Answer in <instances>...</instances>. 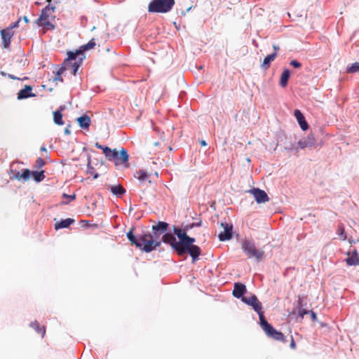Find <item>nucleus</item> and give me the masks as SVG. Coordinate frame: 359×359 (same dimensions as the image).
<instances>
[{"label":"nucleus","mask_w":359,"mask_h":359,"mask_svg":"<svg viewBox=\"0 0 359 359\" xmlns=\"http://www.w3.org/2000/svg\"><path fill=\"white\" fill-rule=\"evenodd\" d=\"M173 231L178 237L179 241H176L175 236L171 233H164L161 238V241L169 244L180 256L187 253L189 254L193 263L198 260L201 255V250L198 246L194 245L196 241L195 238L189 237L184 229L177 227H174Z\"/></svg>","instance_id":"obj_1"},{"label":"nucleus","mask_w":359,"mask_h":359,"mask_svg":"<svg viewBox=\"0 0 359 359\" xmlns=\"http://www.w3.org/2000/svg\"><path fill=\"white\" fill-rule=\"evenodd\" d=\"M138 238H140L141 247L140 249L146 252L153 251L161 243V238L150 232L138 234Z\"/></svg>","instance_id":"obj_2"},{"label":"nucleus","mask_w":359,"mask_h":359,"mask_svg":"<svg viewBox=\"0 0 359 359\" xmlns=\"http://www.w3.org/2000/svg\"><path fill=\"white\" fill-rule=\"evenodd\" d=\"M241 249L248 259H255L262 261L264 257V251L256 248L255 243L250 240L244 239L241 241Z\"/></svg>","instance_id":"obj_3"},{"label":"nucleus","mask_w":359,"mask_h":359,"mask_svg":"<svg viewBox=\"0 0 359 359\" xmlns=\"http://www.w3.org/2000/svg\"><path fill=\"white\" fill-rule=\"evenodd\" d=\"M174 5L175 0H151L148 6V11L165 13L169 12Z\"/></svg>","instance_id":"obj_4"},{"label":"nucleus","mask_w":359,"mask_h":359,"mask_svg":"<svg viewBox=\"0 0 359 359\" xmlns=\"http://www.w3.org/2000/svg\"><path fill=\"white\" fill-rule=\"evenodd\" d=\"M260 325L265 332L266 334L276 341L285 342V337L284 334L276 330L271 324H269L265 317L261 316Z\"/></svg>","instance_id":"obj_5"},{"label":"nucleus","mask_w":359,"mask_h":359,"mask_svg":"<svg viewBox=\"0 0 359 359\" xmlns=\"http://www.w3.org/2000/svg\"><path fill=\"white\" fill-rule=\"evenodd\" d=\"M242 301L253 308V309L258 313L259 320H261V316L264 317L262 304L255 294L250 297H243Z\"/></svg>","instance_id":"obj_6"},{"label":"nucleus","mask_w":359,"mask_h":359,"mask_svg":"<svg viewBox=\"0 0 359 359\" xmlns=\"http://www.w3.org/2000/svg\"><path fill=\"white\" fill-rule=\"evenodd\" d=\"M13 35L14 31H11V28H6L1 31V43L4 48H8L10 46Z\"/></svg>","instance_id":"obj_7"},{"label":"nucleus","mask_w":359,"mask_h":359,"mask_svg":"<svg viewBox=\"0 0 359 359\" xmlns=\"http://www.w3.org/2000/svg\"><path fill=\"white\" fill-rule=\"evenodd\" d=\"M250 193L253 195L256 202L257 203H264L269 201V198L266 193L258 188H254L251 189Z\"/></svg>","instance_id":"obj_8"},{"label":"nucleus","mask_w":359,"mask_h":359,"mask_svg":"<svg viewBox=\"0 0 359 359\" xmlns=\"http://www.w3.org/2000/svg\"><path fill=\"white\" fill-rule=\"evenodd\" d=\"M223 231L219 233V239L221 241L229 240L232 238V225L227 223H221Z\"/></svg>","instance_id":"obj_9"},{"label":"nucleus","mask_w":359,"mask_h":359,"mask_svg":"<svg viewBox=\"0 0 359 359\" xmlns=\"http://www.w3.org/2000/svg\"><path fill=\"white\" fill-rule=\"evenodd\" d=\"M169 224L165 222H158L156 224L152 226V234L157 236L161 238V236L168 229Z\"/></svg>","instance_id":"obj_10"},{"label":"nucleus","mask_w":359,"mask_h":359,"mask_svg":"<svg viewBox=\"0 0 359 359\" xmlns=\"http://www.w3.org/2000/svg\"><path fill=\"white\" fill-rule=\"evenodd\" d=\"M294 115L298 121V123L300 126V128L303 130H306L309 128V125L306 123L305 118L303 115V114L300 111L299 109H295L294 111Z\"/></svg>","instance_id":"obj_11"},{"label":"nucleus","mask_w":359,"mask_h":359,"mask_svg":"<svg viewBox=\"0 0 359 359\" xmlns=\"http://www.w3.org/2000/svg\"><path fill=\"white\" fill-rule=\"evenodd\" d=\"M314 137L312 135H309L306 137L299 140L297 144L301 149H304L306 147H312L314 144Z\"/></svg>","instance_id":"obj_12"},{"label":"nucleus","mask_w":359,"mask_h":359,"mask_svg":"<svg viewBox=\"0 0 359 359\" xmlns=\"http://www.w3.org/2000/svg\"><path fill=\"white\" fill-rule=\"evenodd\" d=\"M246 292V287L241 283H236L233 290V295L236 298H242Z\"/></svg>","instance_id":"obj_13"},{"label":"nucleus","mask_w":359,"mask_h":359,"mask_svg":"<svg viewBox=\"0 0 359 359\" xmlns=\"http://www.w3.org/2000/svg\"><path fill=\"white\" fill-rule=\"evenodd\" d=\"M12 172H13V177L18 180H24L27 181L29 180L31 176V171L29 169H25L22 172H20V171H15L13 172L11 170Z\"/></svg>","instance_id":"obj_14"},{"label":"nucleus","mask_w":359,"mask_h":359,"mask_svg":"<svg viewBox=\"0 0 359 359\" xmlns=\"http://www.w3.org/2000/svg\"><path fill=\"white\" fill-rule=\"evenodd\" d=\"M32 88L30 86H26L25 88L20 90L18 93V99L22 100L29 97L34 96V94L32 93Z\"/></svg>","instance_id":"obj_15"},{"label":"nucleus","mask_w":359,"mask_h":359,"mask_svg":"<svg viewBox=\"0 0 359 359\" xmlns=\"http://www.w3.org/2000/svg\"><path fill=\"white\" fill-rule=\"evenodd\" d=\"M54 7H50L49 5L46 6L41 12V14L38 19V22L47 21L50 15L53 13Z\"/></svg>","instance_id":"obj_16"},{"label":"nucleus","mask_w":359,"mask_h":359,"mask_svg":"<svg viewBox=\"0 0 359 359\" xmlns=\"http://www.w3.org/2000/svg\"><path fill=\"white\" fill-rule=\"evenodd\" d=\"M77 122L79 126L82 128H88L90 125L91 121L89 116L85 114L77 118Z\"/></svg>","instance_id":"obj_17"},{"label":"nucleus","mask_w":359,"mask_h":359,"mask_svg":"<svg viewBox=\"0 0 359 359\" xmlns=\"http://www.w3.org/2000/svg\"><path fill=\"white\" fill-rule=\"evenodd\" d=\"M74 222V219L72 218H67L65 219H62L60 222H56L55 224V229L56 230L63 228H68L71 224Z\"/></svg>","instance_id":"obj_18"},{"label":"nucleus","mask_w":359,"mask_h":359,"mask_svg":"<svg viewBox=\"0 0 359 359\" xmlns=\"http://www.w3.org/2000/svg\"><path fill=\"white\" fill-rule=\"evenodd\" d=\"M67 58L65 60V64L67 65V61L68 60H76V57L79 55H82L81 57H80V60L81 61L83 58H84V55H83V53H82V51H81V49L79 48V50H77L76 52H73V51H69L67 53Z\"/></svg>","instance_id":"obj_19"},{"label":"nucleus","mask_w":359,"mask_h":359,"mask_svg":"<svg viewBox=\"0 0 359 359\" xmlns=\"http://www.w3.org/2000/svg\"><path fill=\"white\" fill-rule=\"evenodd\" d=\"M346 261L347 264L349 266L359 264V254L355 251L347 257Z\"/></svg>","instance_id":"obj_20"},{"label":"nucleus","mask_w":359,"mask_h":359,"mask_svg":"<svg viewBox=\"0 0 359 359\" xmlns=\"http://www.w3.org/2000/svg\"><path fill=\"white\" fill-rule=\"evenodd\" d=\"M290 75V71L287 69H284L280 79V85L281 87L285 88L287 86Z\"/></svg>","instance_id":"obj_21"},{"label":"nucleus","mask_w":359,"mask_h":359,"mask_svg":"<svg viewBox=\"0 0 359 359\" xmlns=\"http://www.w3.org/2000/svg\"><path fill=\"white\" fill-rule=\"evenodd\" d=\"M277 53H273L272 54L268 55L263 61L262 67L263 69H268L270 67V64L272 61L275 60L276 57Z\"/></svg>","instance_id":"obj_22"},{"label":"nucleus","mask_w":359,"mask_h":359,"mask_svg":"<svg viewBox=\"0 0 359 359\" xmlns=\"http://www.w3.org/2000/svg\"><path fill=\"white\" fill-rule=\"evenodd\" d=\"M30 327L35 330V331L41 335L42 337H44L46 334V329L44 326L41 327L39 322L35 320L30 323Z\"/></svg>","instance_id":"obj_23"},{"label":"nucleus","mask_w":359,"mask_h":359,"mask_svg":"<svg viewBox=\"0 0 359 359\" xmlns=\"http://www.w3.org/2000/svg\"><path fill=\"white\" fill-rule=\"evenodd\" d=\"M128 154L127 151L122 148L120 151V154H118V159L116 160L118 163H126L128 161Z\"/></svg>","instance_id":"obj_24"},{"label":"nucleus","mask_w":359,"mask_h":359,"mask_svg":"<svg viewBox=\"0 0 359 359\" xmlns=\"http://www.w3.org/2000/svg\"><path fill=\"white\" fill-rule=\"evenodd\" d=\"M111 192L116 196H121L126 192V189L121 185L111 186L110 188Z\"/></svg>","instance_id":"obj_25"},{"label":"nucleus","mask_w":359,"mask_h":359,"mask_svg":"<svg viewBox=\"0 0 359 359\" xmlns=\"http://www.w3.org/2000/svg\"><path fill=\"white\" fill-rule=\"evenodd\" d=\"M134 177L135 178H137L139 181H141V182H144V181L147 180L149 178V175L143 170H140L137 171L134 174Z\"/></svg>","instance_id":"obj_26"},{"label":"nucleus","mask_w":359,"mask_h":359,"mask_svg":"<svg viewBox=\"0 0 359 359\" xmlns=\"http://www.w3.org/2000/svg\"><path fill=\"white\" fill-rule=\"evenodd\" d=\"M53 119L55 123L59 126H62L64 124V121H62V114L60 111H55L53 112Z\"/></svg>","instance_id":"obj_27"},{"label":"nucleus","mask_w":359,"mask_h":359,"mask_svg":"<svg viewBox=\"0 0 359 359\" xmlns=\"http://www.w3.org/2000/svg\"><path fill=\"white\" fill-rule=\"evenodd\" d=\"M96 43L94 39L90 40L86 44L83 45L80 47L81 51L83 53L84 51L93 49L95 46Z\"/></svg>","instance_id":"obj_28"},{"label":"nucleus","mask_w":359,"mask_h":359,"mask_svg":"<svg viewBox=\"0 0 359 359\" xmlns=\"http://www.w3.org/2000/svg\"><path fill=\"white\" fill-rule=\"evenodd\" d=\"M31 175H33L34 180L37 182H41L45 178L43 170L31 172Z\"/></svg>","instance_id":"obj_29"},{"label":"nucleus","mask_w":359,"mask_h":359,"mask_svg":"<svg viewBox=\"0 0 359 359\" xmlns=\"http://www.w3.org/2000/svg\"><path fill=\"white\" fill-rule=\"evenodd\" d=\"M337 233L339 239L345 241L346 239V235L345 233L344 226L342 224H339L337 227Z\"/></svg>","instance_id":"obj_30"},{"label":"nucleus","mask_w":359,"mask_h":359,"mask_svg":"<svg viewBox=\"0 0 359 359\" xmlns=\"http://www.w3.org/2000/svg\"><path fill=\"white\" fill-rule=\"evenodd\" d=\"M348 73H355L359 72V62L353 63L346 69Z\"/></svg>","instance_id":"obj_31"},{"label":"nucleus","mask_w":359,"mask_h":359,"mask_svg":"<svg viewBox=\"0 0 359 359\" xmlns=\"http://www.w3.org/2000/svg\"><path fill=\"white\" fill-rule=\"evenodd\" d=\"M62 198L68 199L67 201L62 202V204L67 205V204H69L71 201H73L74 200H75L76 194H74L72 195H67V194H63Z\"/></svg>","instance_id":"obj_32"},{"label":"nucleus","mask_w":359,"mask_h":359,"mask_svg":"<svg viewBox=\"0 0 359 359\" xmlns=\"http://www.w3.org/2000/svg\"><path fill=\"white\" fill-rule=\"evenodd\" d=\"M110 156L108 158V161H116L118 159V152L116 151V149H112L110 153Z\"/></svg>","instance_id":"obj_33"},{"label":"nucleus","mask_w":359,"mask_h":359,"mask_svg":"<svg viewBox=\"0 0 359 359\" xmlns=\"http://www.w3.org/2000/svg\"><path fill=\"white\" fill-rule=\"evenodd\" d=\"M132 245H135L137 248H140V238H138L137 236H135L133 239L129 240Z\"/></svg>","instance_id":"obj_34"},{"label":"nucleus","mask_w":359,"mask_h":359,"mask_svg":"<svg viewBox=\"0 0 359 359\" xmlns=\"http://www.w3.org/2000/svg\"><path fill=\"white\" fill-rule=\"evenodd\" d=\"M46 162L42 158H38L35 162L34 167L36 168H41L45 165Z\"/></svg>","instance_id":"obj_35"},{"label":"nucleus","mask_w":359,"mask_h":359,"mask_svg":"<svg viewBox=\"0 0 359 359\" xmlns=\"http://www.w3.org/2000/svg\"><path fill=\"white\" fill-rule=\"evenodd\" d=\"M39 24L41 26L46 27L47 28L50 27L54 29V25L50 23L48 20H47V21L39 22Z\"/></svg>","instance_id":"obj_36"},{"label":"nucleus","mask_w":359,"mask_h":359,"mask_svg":"<svg viewBox=\"0 0 359 359\" xmlns=\"http://www.w3.org/2000/svg\"><path fill=\"white\" fill-rule=\"evenodd\" d=\"M290 65H292V67H294V68H297V69H299L302 67V64L297 60H292L290 62Z\"/></svg>","instance_id":"obj_37"},{"label":"nucleus","mask_w":359,"mask_h":359,"mask_svg":"<svg viewBox=\"0 0 359 359\" xmlns=\"http://www.w3.org/2000/svg\"><path fill=\"white\" fill-rule=\"evenodd\" d=\"M112 149H111L109 147H104V152L103 154H104L105 157L108 159L109 156H110V153Z\"/></svg>","instance_id":"obj_38"},{"label":"nucleus","mask_w":359,"mask_h":359,"mask_svg":"<svg viewBox=\"0 0 359 359\" xmlns=\"http://www.w3.org/2000/svg\"><path fill=\"white\" fill-rule=\"evenodd\" d=\"M20 21V18L18 21H16V22H13V23H12V24H11L9 27H8L7 28H11V31H13V29H14V28H17V27H18Z\"/></svg>","instance_id":"obj_39"},{"label":"nucleus","mask_w":359,"mask_h":359,"mask_svg":"<svg viewBox=\"0 0 359 359\" xmlns=\"http://www.w3.org/2000/svg\"><path fill=\"white\" fill-rule=\"evenodd\" d=\"M80 66V64L77 62H75L73 65H72V67H73V74L75 75L79 67Z\"/></svg>","instance_id":"obj_40"},{"label":"nucleus","mask_w":359,"mask_h":359,"mask_svg":"<svg viewBox=\"0 0 359 359\" xmlns=\"http://www.w3.org/2000/svg\"><path fill=\"white\" fill-rule=\"evenodd\" d=\"M307 313H308V311L306 309L299 308V316H301L302 318H303L304 316L307 314Z\"/></svg>","instance_id":"obj_41"},{"label":"nucleus","mask_w":359,"mask_h":359,"mask_svg":"<svg viewBox=\"0 0 359 359\" xmlns=\"http://www.w3.org/2000/svg\"><path fill=\"white\" fill-rule=\"evenodd\" d=\"M290 337H291V340H290V347L292 349H295L296 348L295 341H294V340L293 339V337L292 335L290 336Z\"/></svg>","instance_id":"obj_42"},{"label":"nucleus","mask_w":359,"mask_h":359,"mask_svg":"<svg viewBox=\"0 0 359 359\" xmlns=\"http://www.w3.org/2000/svg\"><path fill=\"white\" fill-rule=\"evenodd\" d=\"M93 172H94V168L90 165V161H89L88 164V172L90 174H93Z\"/></svg>","instance_id":"obj_43"},{"label":"nucleus","mask_w":359,"mask_h":359,"mask_svg":"<svg viewBox=\"0 0 359 359\" xmlns=\"http://www.w3.org/2000/svg\"><path fill=\"white\" fill-rule=\"evenodd\" d=\"M134 236H135V235L133 233L132 229L129 232L127 233V238L128 240L133 239Z\"/></svg>","instance_id":"obj_44"},{"label":"nucleus","mask_w":359,"mask_h":359,"mask_svg":"<svg viewBox=\"0 0 359 359\" xmlns=\"http://www.w3.org/2000/svg\"><path fill=\"white\" fill-rule=\"evenodd\" d=\"M95 147H97V149H102V151L104 152V147L105 146H103V145L100 144V143L96 142L95 144Z\"/></svg>","instance_id":"obj_45"},{"label":"nucleus","mask_w":359,"mask_h":359,"mask_svg":"<svg viewBox=\"0 0 359 359\" xmlns=\"http://www.w3.org/2000/svg\"><path fill=\"white\" fill-rule=\"evenodd\" d=\"M311 316L313 321H316L317 316L313 311H311Z\"/></svg>","instance_id":"obj_46"},{"label":"nucleus","mask_w":359,"mask_h":359,"mask_svg":"<svg viewBox=\"0 0 359 359\" xmlns=\"http://www.w3.org/2000/svg\"><path fill=\"white\" fill-rule=\"evenodd\" d=\"M65 70V67H60L57 72V76H60L63 72Z\"/></svg>","instance_id":"obj_47"},{"label":"nucleus","mask_w":359,"mask_h":359,"mask_svg":"<svg viewBox=\"0 0 359 359\" xmlns=\"http://www.w3.org/2000/svg\"><path fill=\"white\" fill-rule=\"evenodd\" d=\"M65 70V67H60L57 72V76H60L63 72Z\"/></svg>","instance_id":"obj_48"},{"label":"nucleus","mask_w":359,"mask_h":359,"mask_svg":"<svg viewBox=\"0 0 359 359\" xmlns=\"http://www.w3.org/2000/svg\"><path fill=\"white\" fill-rule=\"evenodd\" d=\"M8 77L10 79H13V80H19L20 79V78L16 77V76H13L12 74H8Z\"/></svg>","instance_id":"obj_49"},{"label":"nucleus","mask_w":359,"mask_h":359,"mask_svg":"<svg viewBox=\"0 0 359 359\" xmlns=\"http://www.w3.org/2000/svg\"><path fill=\"white\" fill-rule=\"evenodd\" d=\"M55 81H59L60 82H62L63 79L60 76L57 75V76L55 78Z\"/></svg>","instance_id":"obj_50"},{"label":"nucleus","mask_w":359,"mask_h":359,"mask_svg":"<svg viewBox=\"0 0 359 359\" xmlns=\"http://www.w3.org/2000/svg\"><path fill=\"white\" fill-rule=\"evenodd\" d=\"M200 143H201V144L202 146H206V145H207V143H206V142H205V140H201V141L200 142Z\"/></svg>","instance_id":"obj_51"},{"label":"nucleus","mask_w":359,"mask_h":359,"mask_svg":"<svg viewBox=\"0 0 359 359\" xmlns=\"http://www.w3.org/2000/svg\"><path fill=\"white\" fill-rule=\"evenodd\" d=\"M23 20L24 21L26 22V23H28L29 22V19L27 18V16H24L23 17Z\"/></svg>","instance_id":"obj_52"},{"label":"nucleus","mask_w":359,"mask_h":359,"mask_svg":"<svg viewBox=\"0 0 359 359\" xmlns=\"http://www.w3.org/2000/svg\"><path fill=\"white\" fill-rule=\"evenodd\" d=\"M273 49H274V50H275V52H274V53H276V52H277V50L279 49V48H278L277 46H276V45H273Z\"/></svg>","instance_id":"obj_53"},{"label":"nucleus","mask_w":359,"mask_h":359,"mask_svg":"<svg viewBox=\"0 0 359 359\" xmlns=\"http://www.w3.org/2000/svg\"><path fill=\"white\" fill-rule=\"evenodd\" d=\"M299 306L300 307H302V301L300 299V297H299Z\"/></svg>","instance_id":"obj_54"},{"label":"nucleus","mask_w":359,"mask_h":359,"mask_svg":"<svg viewBox=\"0 0 359 359\" xmlns=\"http://www.w3.org/2000/svg\"><path fill=\"white\" fill-rule=\"evenodd\" d=\"M201 225V223H196V224H193L192 226H198Z\"/></svg>","instance_id":"obj_55"},{"label":"nucleus","mask_w":359,"mask_h":359,"mask_svg":"<svg viewBox=\"0 0 359 359\" xmlns=\"http://www.w3.org/2000/svg\"><path fill=\"white\" fill-rule=\"evenodd\" d=\"M41 150L46 151V147H41Z\"/></svg>","instance_id":"obj_56"},{"label":"nucleus","mask_w":359,"mask_h":359,"mask_svg":"<svg viewBox=\"0 0 359 359\" xmlns=\"http://www.w3.org/2000/svg\"><path fill=\"white\" fill-rule=\"evenodd\" d=\"M97 177H98V174H95V175H94V178H95V179H96V178H97Z\"/></svg>","instance_id":"obj_57"},{"label":"nucleus","mask_w":359,"mask_h":359,"mask_svg":"<svg viewBox=\"0 0 359 359\" xmlns=\"http://www.w3.org/2000/svg\"><path fill=\"white\" fill-rule=\"evenodd\" d=\"M154 144L155 146H158V142H155Z\"/></svg>","instance_id":"obj_58"},{"label":"nucleus","mask_w":359,"mask_h":359,"mask_svg":"<svg viewBox=\"0 0 359 359\" xmlns=\"http://www.w3.org/2000/svg\"><path fill=\"white\" fill-rule=\"evenodd\" d=\"M66 133H69V131L67 129L65 130Z\"/></svg>","instance_id":"obj_59"},{"label":"nucleus","mask_w":359,"mask_h":359,"mask_svg":"<svg viewBox=\"0 0 359 359\" xmlns=\"http://www.w3.org/2000/svg\"><path fill=\"white\" fill-rule=\"evenodd\" d=\"M48 3H50L52 0H46Z\"/></svg>","instance_id":"obj_60"},{"label":"nucleus","mask_w":359,"mask_h":359,"mask_svg":"<svg viewBox=\"0 0 359 359\" xmlns=\"http://www.w3.org/2000/svg\"><path fill=\"white\" fill-rule=\"evenodd\" d=\"M169 150L171 151L172 150V147H169Z\"/></svg>","instance_id":"obj_61"}]
</instances>
